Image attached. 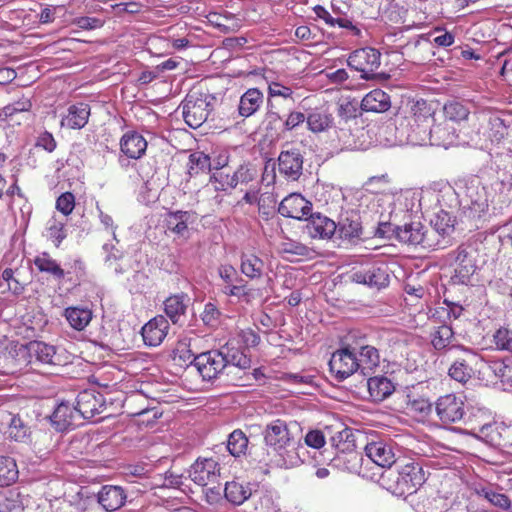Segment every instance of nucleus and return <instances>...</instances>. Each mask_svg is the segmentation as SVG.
I'll return each instance as SVG.
<instances>
[{
  "label": "nucleus",
  "instance_id": "nucleus-44",
  "mask_svg": "<svg viewBox=\"0 0 512 512\" xmlns=\"http://www.w3.org/2000/svg\"><path fill=\"white\" fill-rule=\"evenodd\" d=\"M330 442L332 447L341 453L352 452L356 448L354 433L349 428L336 432L330 438Z\"/></svg>",
  "mask_w": 512,
  "mask_h": 512
},
{
  "label": "nucleus",
  "instance_id": "nucleus-24",
  "mask_svg": "<svg viewBox=\"0 0 512 512\" xmlns=\"http://www.w3.org/2000/svg\"><path fill=\"white\" fill-rule=\"evenodd\" d=\"M357 354L358 368L361 374L373 373L380 365L381 356L379 350L370 344H358L354 347Z\"/></svg>",
  "mask_w": 512,
  "mask_h": 512
},
{
  "label": "nucleus",
  "instance_id": "nucleus-62",
  "mask_svg": "<svg viewBox=\"0 0 512 512\" xmlns=\"http://www.w3.org/2000/svg\"><path fill=\"white\" fill-rule=\"evenodd\" d=\"M189 173L191 175L197 174L198 169L203 170L210 166V159L203 153H193L189 156Z\"/></svg>",
  "mask_w": 512,
  "mask_h": 512
},
{
  "label": "nucleus",
  "instance_id": "nucleus-52",
  "mask_svg": "<svg viewBox=\"0 0 512 512\" xmlns=\"http://www.w3.org/2000/svg\"><path fill=\"white\" fill-rule=\"evenodd\" d=\"M251 495L248 488L237 482H226V500L234 505H240Z\"/></svg>",
  "mask_w": 512,
  "mask_h": 512
},
{
  "label": "nucleus",
  "instance_id": "nucleus-56",
  "mask_svg": "<svg viewBox=\"0 0 512 512\" xmlns=\"http://www.w3.org/2000/svg\"><path fill=\"white\" fill-rule=\"evenodd\" d=\"M285 109L286 107H284L282 102L267 99L264 121L275 122L278 125H280V123H284L285 113L283 112H285Z\"/></svg>",
  "mask_w": 512,
  "mask_h": 512
},
{
  "label": "nucleus",
  "instance_id": "nucleus-42",
  "mask_svg": "<svg viewBox=\"0 0 512 512\" xmlns=\"http://www.w3.org/2000/svg\"><path fill=\"white\" fill-rule=\"evenodd\" d=\"M248 438L245 433L236 429L226 439V450L235 458L246 455L248 449Z\"/></svg>",
  "mask_w": 512,
  "mask_h": 512
},
{
  "label": "nucleus",
  "instance_id": "nucleus-38",
  "mask_svg": "<svg viewBox=\"0 0 512 512\" xmlns=\"http://www.w3.org/2000/svg\"><path fill=\"white\" fill-rule=\"evenodd\" d=\"M454 332L448 325H441L431 333V343L438 350L460 351L461 346L453 344Z\"/></svg>",
  "mask_w": 512,
  "mask_h": 512
},
{
  "label": "nucleus",
  "instance_id": "nucleus-7",
  "mask_svg": "<svg viewBox=\"0 0 512 512\" xmlns=\"http://www.w3.org/2000/svg\"><path fill=\"white\" fill-rule=\"evenodd\" d=\"M460 355L451 364L449 376L462 384L467 383L474 375L476 369L484 367V359L468 348H461Z\"/></svg>",
  "mask_w": 512,
  "mask_h": 512
},
{
  "label": "nucleus",
  "instance_id": "nucleus-41",
  "mask_svg": "<svg viewBox=\"0 0 512 512\" xmlns=\"http://www.w3.org/2000/svg\"><path fill=\"white\" fill-rule=\"evenodd\" d=\"M457 139L455 129L449 124H439L431 127V134L428 141L433 145H451Z\"/></svg>",
  "mask_w": 512,
  "mask_h": 512
},
{
  "label": "nucleus",
  "instance_id": "nucleus-49",
  "mask_svg": "<svg viewBox=\"0 0 512 512\" xmlns=\"http://www.w3.org/2000/svg\"><path fill=\"white\" fill-rule=\"evenodd\" d=\"M264 263L254 254H245L241 256V271L249 278H258L262 275Z\"/></svg>",
  "mask_w": 512,
  "mask_h": 512
},
{
  "label": "nucleus",
  "instance_id": "nucleus-60",
  "mask_svg": "<svg viewBox=\"0 0 512 512\" xmlns=\"http://www.w3.org/2000/svg\"><path fill=\"white\" fill-rule=\"evenodd\" d=\"M490 137L492 141L500 142L505 136L508 135V126L505 121L498 117H491L489 120Z\"/></svg>",
  "mask_w": 512,
  "mask_h": 512
},
{
  "label": "nucleus",
  "instance_id": "nucleus-20",
  "mask_svg": "<svg viewBox=\"0 0 512 512\" xmlns=\"http://www.w3.org/2000/svg\"><path fill=\"white\" fill-rule=\"evenodd\" d=\"M195 368L204 380H212L224 370V355L220 351L200 353Z\"/></svg>",
  "mask_w": 512,
  "mask_h": 512
},
{
  "label": "nucleus",
  "instance_id": "nucleus-10",
  "mask_svg": "<svg viewBox=\"0 0 512 512\" xmlns=\"http://www.w3.org/2000/svg\"><path fill=\"white\" fill-rule=\"evenodd\" d=\"M278 172L288 181H297L303 174L304 157L300 149L285 143L278 156Z\"/></svg>",
  "mask_w": 512,
  "mask_h": 512
},
{
  "label": "nucleus",
  "instance_id": "nucleus-23",
  "mask_svg": "<svg viewBox=\"0 0 512 512\" xmlns=\"http://www.w3.org/2000/svg\"><path fill=\"white\" fill-rule=\"evenodd\" d=\"M480 432L491 445L512 450V425L486 424L482 426Z\"/></svg>",
  "mask_w": 512,
  "mask_h": 512
},
{
  "label": "nucleus",
  "instance_id": "nucleus-63",
  "mask_svg": "<svg viewBox=\"0 0 512 512\" xmlns=\"http://www.w3.org/2000/svg\"><path fill=\"white\" fill-rule=\"evenodd\" d=\"M74 206H75V197L70 192H65L57 198L56 208L64 216H68L73 211Z\"/></svg>",
  "mask_w": 512,
  "mask_h": 512
},
{
  "label": "nucleus",
  "instance_id": "nucleus-35",
  "mask_svg": "<svg viewBox=\"0 0 512 512\" xmlns=\"http://www.w3.org/2000/svg\"><path fill=\"white\" fill-rule=\"evenodd\" d=\"M368 392L375 402H381L395 391V384L386 376L370 377L367 381Z\"/></svg>",
  "mask_w": 512,
  "mask_h": 512
},
{
  "label": "nucleus",
  "instance_id": "nucleus-21",
  "mask_svg": "<svg viewBox=\"0 0 512 512\" xmlns=\"http://www.w3.org/2000/svg\"><path fill=\"white\" fill-rule=\"evenodd\" d=\"M308 221L306 225L307 233L312 238L331 239L337 237L336 222L321 213H314L306 218Z\"/></svg>",
  "mask_w": 512,
  "mask_h": 512
},
{
  "label": "nucleus",
  "instance_id": "nucleus-37",
  "mask_svg": "<svg viewBox=\"0 0 512 512\" xmlns=\"http://www.w3.org/2000/svg\"><path fill=\"white\" fill-rule=\"evenodd\" d=\"M276 451L281 458L279 465L286 469L297 467L304 461L305 447L294 440L290 441L288 446L276 449Z\"/></svg>",
  "mask_w": 512,
  "mask_h": 512
},
{
  "label": "nucleus",
  "instance_id": "nucleus-64",
  "mask_svg": "<svg viewBox=\"0 0 512 512\" xmlns=\"http://www.w3.org/2000/svg\"><path fill=\"white\" fill-rule=\"evenodd\" d=\"M494 341L497 348L512 353V332L501 328L494 335Z\"/></svg>",
  "mask_w": 512,
  "mask_h": 512
},
{
  "label": "nucleus",
  "instance_id": "nucleus-33",
  "mask_svg": "<svg viewBox=\"0 0 512 512\" xmlns=\"http://www.w3.org/2000/svg\"><path fill=\"white\" fill-rule=\"evenodd\" d=\"M33 264L39 272L49 275L57 281H61L66 275L60 263L48 252L38 253L33 259Z\"/></svg>",
  "mask_w": 512,
  "mask_h": 512
},
{
  "label": "nucleus",
  "instance_id": "nucleus-50",
  "mask_svg": "<svg viewBox=\"0 0 512 512\" xmlns=\"http://www.w3.org/2000/svg\"><path fill=\"white\" fill-rule=\"evenodd\" d=\"M486 366L503 384L512 386V365L507 364L504 360L495 359L489 362L484 361Z\"/></svg>",
  "mask_w": 512,
  "mask_h": 512
},
{
  "label": "nucleus",
  "instance_id": "nucleus-32",
  "mask_svg": "<svg viewBox=\"0 0 512 512\" xmlns=\"http://www.w3.org/2000/svg\"><path fill=\"white\" fill-rule=\"evenodd\" d=\"M390 107V96L381 89L370 91L361 101V109L365 112L383 113Z\"/></svg>",
  "mask_w": 512,
  "mask_h": 512
},
{
  "label": "nucleus",
  "instance_id": "nucleus-48",
  "mask_svg": "<svg viewBox=\"0 0 512 512\" xmlns=\"http://www.w3.org/2000/svg\"><path fill=\"white\" fill-rule=\"evenodd\" d=\"M174 360L180 365L196 366L197 355L191 348V340L184 338L178 342L174 350Z\"/></svg>",
  "mask_w": 512,
  "mask_h": 512
},
{
  "label": "nucleus",
  "instance_id": "nucleus-19",
  "mask_svg": "<svg viewBox=\"0 0 512 512\" xmlns=\"http://www.w3.org/2000/svg\"><path fill=\"white\" fill-rule=\"evenodd\" d=\"M312 204L301 194L292 193L285 197L278 207V212L286 218L302 220L310 215Z\"/></svg>",
  "mask_w": 512,
  "mask_h": 512
},
{
  "label": "nucleus",
  "instance_id": "nucleus-45",
  "mask_svg": "<svg viewBox=\"0 0 512 512\" xmlns=\"http://www.w3.org/2000/svg\"><path fill=\"white\" fill-rule=\"evenodd\" d=\"M65 317L69 324L76 330H83L92 319L89 309L69 307L65 310Z\"/></svg>",
  "mask_w": 512,
  "mask_h": 512
},
{
  "label": "nucleus",
  "instance_id": "nucleus-53",
  "mask_svg": "<svg viewBox=\"0 0 512 512\" xmlns=\"http://www.w3.org/2000/svg\"><path fill=\"white\" fill-rule=\"evenodd\" d=\"M291 104L286 106L284 123H282V132H290L299 128L304 122H306V114L292 109Z\"/></svg>",
  "mask_w": 512,
  "mask_h": 512
},
{
  "label": "nucleus",
  "instance_id": "nucleus-59",
  "mask_svg": "<svg viewBox=\"0 0 512 512\" xmlns=\"http://www.w3.org/2000/svg\"><path fill=\"white\" fill-rule=\"evenodd\" d=\"M47 225L48 238L54 243L56 247H59L61 242L66 237L64 222L53 217L48 221Z\"/></svg>",
  "mask_w": 512,
  "mask_h": 512
},
{
  "label": "nucleus",
  "instance_id": "nucleus-34",
  "mask_svg": "<svg viewBox=\"0 0 512 512\" xmlns=\"http://www.w3.org/2000/svg\"><path fill=\"white\" fill-rule=\"evenodd\" d=\"M264 95L257 88L248 89L241 97L238 105L239 115L247 118L255 114L263 105Z\"/></svg>",
  "mask_w": 512,
  "mask_h": 512
},
{
  "label": "nucleus",
  "instance_id": "nucleus-55",
  "mask_svg": "<svg viewBox=\"0 0 512 512\" xmlns=\"http://www.w3.org/2000/svg\"><path fill=\"white\" fill-rule=\"evenodd\" d=\"M482 495L491 505L505 511L512 510V502L506 494L493 489H482Z\"/></svg>",
  "mask_w": 512,
  "mask_h": 512
},
{
  "label": "nucleus",
  "instance_id": "nucleus-12",
  "mask_svg": "<svg viewBox=\"0 0 512 512\" xmlns=\"http://www.w3.org/2000/svg\"><path fill=\"white\" fill-rule=\"evenodd\" d=\"M329 367L338 381H343L359 371L357 354L354 347L347 345L336 350L330 358Z\"/></svg>",
  "mask_w": 512,
  "mask_h": 512
},
{
  "label": "nucleus",
  "instance_id": "nucleus-26",
  "mask_svg": "<svg viewBox=\"0 0 512 512\" xmlns=\"http://www.w3.org/2000/svg\"><path fill=\"white\" fill-rule=\"evenodd\" d=\"M146 149L147 141L136 131H128L120 139V150L127 158L140 159Z\"/></svg>",
  "mask_w": 512,
  "mask_h": 512
},
{
  "label": "nucleus",
  "instance_id": "nucleus-36",
  "mask_svg": "<svg viewBox=\"0 0 512 512\" xmlns=\"http://www.w3.org/2000/svg\"><path fill=\"white\" fill-rule=\"evenodd\" d=\"M190 298L185 293H178L169 296L163 303L165 314L173 324H177L180 317L186 312Z\"/></svg>",
  "mask_w": 512,
  "mask_h": 512
},
{
  "label": "nucleus",
  "instance_id": "nucleus-5",
  "mask_svg": "<svg viewBox=\"0 0 512 512\" xmlns=\"http://www.w3.org/2000/svg\"><path fill=\"white\" fill-rule=\"evenodd\" d=\"M397 240L403 244L421 246L424 249H434L439 245V240L434 237L431 228L420 221H409L401 225Z\"/></svg>",
  "mask_w": 512,
  "mask_h": 512
},
{
  "label": "nucleus",
  "instance_id": "nucleus-15",
  "mask_svg": "<svg viewBox=\"0 0 512 512\" xmlns=\"http://www.w3.org/2000/svg\"><path fill=\"white\" fill-rule=\"evenodd\" d=\"M76 408L80 419H93L96 415L104 412L106 401L100 392L95 390H84L76 399Z\"/></svg>",
  "mask_w": 512,
  "mask_h": 512
},
{
  "label": "nucleus",
  "instance_id": "nucleus-22",
  "mask_svg": "<svg viewBox=\"0 0 512 512\" xmlns=\"http://www.w3.org/2000/svg\"><path fill=\"white\" fill-rule=\"evenodd\" d=\"M169 329L167 319L158 315L147 322L141 330L144 343L148 346L156 347L165 339Z\"/></svg>",
  "mask_w": 512,
  "mask_h": 512
},
{
  "label": "nucleus",
  "instance_id": "nucleus-54",
  "mask_svg": "<svg viewBox=\"0 0 512 512\" xmlns=\"http://www.w3.org/2000/svg\"><path fill=\"white\" fill-rule=\"evenodd\" d=\"M10 421L8 426V435L15 441L25 440L30 433L29 427L23 422V420L16 415H9Z\"/></svg>",
  "mask_w": 512,
  "mask_h": 512
},
{
  "label": "nucleus",
  "instance_id": "nucleus-39",
  "mask_svg": "<svg viewBox=\"0 0 512 512\" xmlns=\"http://www.w3.org/2000/svg\"><path fill=\"white\" fill-rule=\"evenodd\" d=\"M455 222L456 218L451 212L440 209L430 221L434 237L436 238L437 234L442 236L449 235L454 231Z\"/></svg>",
  "mask_w": 512,
  "mask_h": 512
},
{
  "label": "nucleus",
  "instance_id": "nucleus-27",
  "mask_svg": "<svg viewBox=\"0 0 512 512\" xmlns=\"http://www.w3.org/2000/svg\"><path fill=\"white\" fill-rule=\"evenodd\" d=\"M196 214L192 211H174L168 212L165 216V225L167 230L181 236H188V225L196 221Z\"/></svg>",
  "mask_w": 512,
  "mask_h": 512
},
{
  "label": "nucleus",
  "instance_id": "nucleus-11",
  "mask_svg": "<svg viewBox=\"0 0 512 512\" xmlns=\"http://www.w3.org/2000/svg\"><path fill=\"white\" fill-rule=\"evenodd\" d=\"M448 259L454 265L453 283L467 285L477 268L472 251L461 245L448 254Z\"/></svg>",
  "mask_w": 512,
  "mask_h": 512
},
{
  "label": "nucleus",
  "instance_id": "nucleus-6",
  "mask_svg": "<svg viewBox=\"0 0 512 512\" xmlns=\"http://www.w3.org/2000/svg\"><path fill=\"white\" fill-rule=\"evenodd\" d=\"M18 360L25 364L57 365L59 358L54 346L41 341H31L16 348Z\"/></svg>",
  "mask_w": 512,
  "mask_h": 512
},
{
  "label": "nucleus",
  "instance_id": "nucleus-47",
  "mask_svg": "<svg viewBox=\"0 0 512 512\" xmlns=\"http://www.w3.org/2000/svg\"><path fill=\"white\" fill-rule=\"evenodd\" d=\"M16 461L8 456H0V486H9L18 479Z\"/></svg>",
  "mask_w": 512,
  "mask_h": 512
},
{
  "label": "nucleus",
  "instance_id": "nucleus-3",
  "mask_svg": "<svg viewBox=\"0 0 512 512\" xmlns=\"http://www.w3.org/2000/svg\"><path fill=\"white\" fill-rule=\"evenodd\" d=\"M422 465L414 460L398 463L397 470H388L381 474V486L395 496L413 494L425 482Z\"/></svg>",
  "mask_w": 512,
  "mask_h": 512
},
{
  "label": "nucleus",
  "instance_id": "nucleus-2",
  "mask_svg": "<svg viewBox=\"0 0 512 512\" xmlns=\"http://www.w3.org/2000/svg\"><path fill=\"white\" fill-rule=\"evenodd\" d=\"M434 113L433 105L426 100L420 99L413 102L409 116L405 117L397 127L401 137H405L406 142L412 145H425L431 134Z\"/></svg>",
  "mask_w": 512,
  "mask_h": 512
},
{
  "label": "nucleus",
  "instance_id": "nucleus-28",
  "mask_svg": "<svg viewBox=\"0 0 512 512\" xmlns=\"http://www.w3.org/2000/svg\"><path fill=\"white\" fill-rule=\"evenodd\" d=\"M52 425L59 431L77 426L80 419L76 406L71 407L68 403L61 402L50 417Z\"/></svg>",
  "mask_w": 512,
  "mask_h": 512
},
{
  "label": "nucleus",
  "instance_id": "nucleus-9",
  "mask_svg": "<svg viewBox=\"0 0 512 512\" xmlns=\"http://www.w3.org/2000/svg\"><path fill=\"white\" fill-rule=\"evenodd\" d=\"M347 63L350 68L361 72V79L372 80L381 65V53L371 47L357 49L349 55Z\"/></svg>",
  "mask_w": 512,
  "mask_h": 512
},
{
  "label": "nucleus",
  "instance_id": "nucleus-1",
  "mask_svg": "<svg viewBox=\"0 0 512 512\" xmlns=\"http://www.w3.org/2000/svg\"><path fill=\"white\" fill-rule=\"evenodd\" d=\"M511 186L510 182L499 179L488 186L471 182L465 186L459 205L463 213L472 219L501 215L510 205Z\"/></svg>",
  "mask_w": 512,
  "mask_h": 512
},
{
  "label": "nucleus",
  "instance_id": "nucleus-16",
  "mask_svg": "<svg viewBox=\"0 0 512 512\" xmlns=\"http://www.w3.org/2000/svg\"><path fill=\"white\" fill-rule=\"evenodd\" d=\"M337 225V238L353 241L360 239L363 226L360 211L356 209H348L339 215Z\"/></svg>",
  "mask_w": 512,
  "mask_h": 512
},
{
  "label": "nucleus",
  "instance_id": "nucleus-30",
  "mask_svg": "<svg viewBox=\"0 0 512 512\" xmlns=\"http://www.w3.org/2000/svg\"><path fill=\"white\" fill-rule=\"evenodd\" d=\"M126 500V494L122 487L105 485L98 492L99 504L109 512L121 508Z\"/></svg>",
  "mask_w": 512,
  "mask_h": 512
},
{
  "label": "nucleus",
  "instance_id": "nucleus-43",
  "mask_svg": "<svg viewBox=\"0 0 512 512\" xmlns=\"http://www.w3.org/2000/svg\"><path fill=\"white\" fill-rule=\"evenodd\" d=\"M407 413L418 421H425L433 410L432 404L425 398L418 397L411 399L408 396L406 404Z\"/></svg>",
  "mask_w": 512,
  "mask_h": 512
},
{
  "label": "nucleus",
  "instance_id": "nucleus-8",
  "mask_svg": "<svg viewBox=\"0 0 512 512\" xmlns=\"http://www.w3.org/2000/svg\"><path fill=\"white\" fill-rule=\"evenodd\" d=\"M256 177L257 170L253 166L245 164L239 166L227 184L231 189H238L239 192L243 193L242 199L246 203L253 204L257 201L259 193Z\"/></svg>",
  "mask_w": 512,
  "mask_h": 512
},
{
  "label": "nucleus",
  "instance_id": "nucleus-31",
  "mask_svg": "<svg viewBox=\"0 0 512 512\" xmlns=\"http://www.w3.org/2000/svg\"><path fill=\"white\" fill-rule=\"evenodd\" d=\"M90 116V106L86 103H79L71 105L67 114L61 119V126L69 129H81L83 128Z\"/></svg>",
  "mask_w": 512,
  "mask_h": 512
},
{
  "label": "nucleus",
  "instance_id": "nucleus-51",
  "mask_svg": "<svg viewBox=\"0 0 512 512\" xmlns=\"http://www.w3.org/2000/svg\"><path fill=\"white\" fill-rule=\"evenodd\" d=\"M445 117L453 122H461L468 119L469 108L458 101H450L443 107Z\"/></svg>",
  "mask_w": 512,
  "mask_h": 512
},
{
  "label": "nucleus",
  "instance_id": "nucleus-29",
  "mask_svg": "<svg viewBox=\"0 0 512 512\" xmlns=\"http://www.w3.org/2000/svg\"><path fill=\"white\" fill-rule=\"evenodd\" d=\"M411 215L408 213V210L400 209L397 211L393 208L389 213V219L380 220L378 222V227L375 235L381 238H395L397 240L398 230L401 227V220L409 218Z\"/></svg>",
  "mask_w": 512,
  "mask_h": 512
},
{
  "label": "nucleus",
  "instance_id": "nucleus-4",
  "mask_svg": "<svg viewBox=\"0 0 512 512\" xmlns=\"http://www.w3.org/2000/svg\"><path fill=\"white\" fill-rule=\"evenodd\" d=\"M217 99L211 94L191 91L180 105L185 123L196 129L200 127L214 109Z\"/></svg>",
  "mask_w": 512,
  "mask_h": 512
},
{
  "label": "nucleus",
  "instance_id": "nucleus-46",
  "mask_svg": "<svg viewBox=\"0 0 512 512\" xmlns=\"http://www.w3.org/2000/svg\"><path fill=\"white\" fill-rule=\"evenodd\" d=\"M293 90L291 87L285 86L279 82H271L268 85L267 99L271 101H280L284 107L289 104L294 105L295 99L293 98Z\"/></svg>",
  "mask_w": 512,
  "mask_h": 512
},
{
  "label": "nucleus",
  "instance_id": "nucleus-57",
  "mask_svg": "<svg viewBox=\"0 0 512 512\" xmlns=\"http://www.w3.org/2000/svg\"><path fill=\"white\" fill-rule=\"evenodd\" d=\"M227 365H232L239 369L245 370V369L250 368L251 359L245 353L244 350H238V349L231 348L226 353V366Z\"/></svg>",
  "mask_w": 512,
  "mask_h": 512
},
{
  "label": "nucleus",
  "instance_id": "nucleus-17",
  "mask_svg": "<svg viewBox=\"0 0 512 512\" xmlns=\"http://www.w3.org/2000/svg\"><path fill=\"white\" fill-rule=\"evenodd\" d=\"M221 467L213 459L197 460L189 470L191 480L200 485L208 486L218 483L221 478Z\"/></svg>",
  "mask_w": 512,
  "mask_h": 512
},
{
  "label": "nucleus",
  "instance_id": "nucleus-40",
  "mask_svg": "<svg viewBox=\"0 0 512 512\" xmlns=\"http://www.w3.org/2000/svg\"><path fill=\"white\" fill-rule=\"evenodd\" d=\"M307 128L313 133L328 130L333 124V117L324 110H313L306 115Z\"/></svg>",
  "mask_w": 512,
  "mask_h": 512
},
{
  "label": "nucleus",
  "instance_id": "nucleus-61",
  "mask_svg": "<svg viewBox=\"0 0 512 512\" xmlns=\"http://www.w3.org/2000/svg\"><path fill=\"white\" fill-rule=\"evenodd\" d=\"M32 107V103L29 98L22 97L19 100L5 106L3 113L6 117H12L14 114L19 112H28Z\"/></svg>",
  "mask_w": 512,
  "mask_h": 512
},
{
  "label": "nucleus",
  "instance_id": "nucleus-58",
  "mask_svg": "<svg viewBox=\"0 0 512 512\" xmlns=\"http://www.w3.org/2000/svg\"><path fill=\"white\" fill-rule=\"evenodd\" d=\"M279 251L283 254L302 257H308L311 253V249L309 247L292 239L282 241L279 245Z\"/></svg>",
  "mask_w": 512,
  "mask_h": 512
},
{
  "label": "nucleus",
  "instance_id": "nucleus-25",
  "mask_svg": "<svg viewBox=\"0 0 512 512\" xmlns=\"http://www.w3.org/2000/svg\"><path fill=\"white\" fill-rule=\"evenodd\" d=\"M264 440L266 445L276 450L288 446L293 439L290 437L286 423L277 419L267 425Z\"/></svg>",
  "mask_w": 512,
  "mask_h": 512
},
{
  "label": "nucleus",
  "instance_id": "nucleus-18",
  "mask_svg": "<svg viewBox=\"0 0 512 512\" xmlns=\"http://www.w3.org/2000/svg\"><path fill=\"white\" fill-rule=\"evenodd\" d=\"M351 279L358 284H365L372 288L382 289L388 286L390 275L387 266L381 264L355 271L351 275Z\"/></svg>",
  "mask_w": 512,
  "mask_h": 512
},
{
  "label": "nucleus",
  "instance_id": "nucleus-13",
  "mask_svg": "<svg viewBox=\"0 0 512 512\" xmlns=\"http://www.w3.org/2000/svg\"><path fill=\"white\" fill-rule=\"evenodd\" d=\"M365 455L382 468H391L399 463L401 451L392 442L385 440L372 441L365 445Z\"/></svg>",
  "mask_w": 512,
  "mask_h": 512
},
{
  "label": "nucleus",
  "instance_id": "nucleus-14",
  "mask_svg": "<svg viewBox=\"0 0 512 512\" xmlns=\"http://www.w3.org/2000/svg\"><path fill=\"white\" fill-rule=\"evenodd\" d=\"M435 412L443 424L460 421L464 412V402L455 394L440 396L435 402Z\"/></svg>",
  "mask_w": 512,
  "mask_h": 512
}]
</instances>
